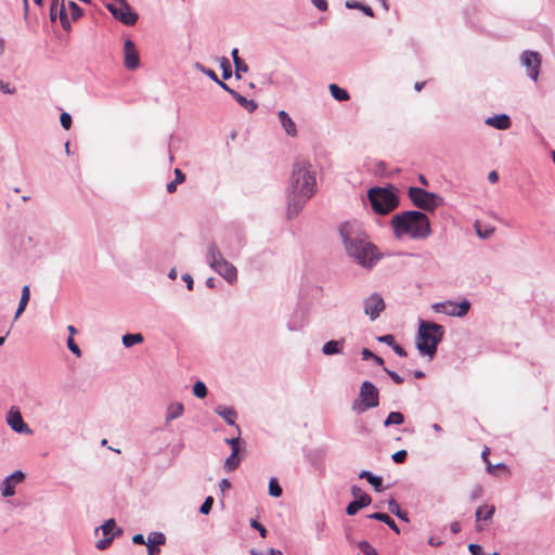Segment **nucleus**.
<instances>
[{
  "label": "nucleus",
  "instance_id": "46",
  "mask_svg": "<svg viewBox=\"0 0 555 555\" xmlns=\"http://www.w3.org/2000/svg\"><path fill=\"white\" fill-rule=\"evenodd\" d=\"M392 460L395 463H403L406 459V451L400 450L392 454Z\"/></svg>",
  "mask_w": 555,
  "mask_h": 555
},
{
  "label": "nucleus",
  "instance_id": "25",
  "mask_svg": "<svg viewBox=\"0 0 555 555\" xmlns=\"http://www.w3.org/2000/svg\"><path fill=\"white\" fill-rule=\"evenodd\" d=\"M29 298H30V289H29L28 285H25L22 288L20 304H18V307L15 312V317H14L15 320L18 319V317L25 311V309L28 305Z\"/></svg>",
  "mask_w": 555,
  "mask_h": 555
},
{
  "label": "nucleus",
  "instance_id": "11",
  "mask_svg": "<svg viewBox=\"0 0 555 555\" xmlns=\"http://www.w3.org/2000/svg\"><path fill=\"white\" fill-rule=\"evenodd\" d=\"M385 308L386 305L384 298L378 293H373L363 300L364 313L370 318L371 321L378 319Z\"/></svg>",
  "mask_w": 555,
  "mask_h": 555
},
{
  "label": "nucleus",
  "instance_id": "15",
  "mask_svg": "<svg viewBox=\"0 0 555 555\" xmlns=\"http://www.w3.org/2000/svg\"><path fill=\"white\" fill-rule=\"evenodd\" d=\"M124 64L130 69H137L140 65V57L135 44L130 39L124 43Z\"/></svg>",
  "mask_w": 555,
  "mask_h": 555
},
{
  "label": "nucleus",
  "instance_id": "59",
  "mask_svg": "<svg viewBox=\"0 0 555 555\" xmlns=\"http://www.w3.org/2000/svg\"><path fill=\"white\" fill-rule=\"evenodd\" d=\"M225 442L231 446L232 450L238 449V438H228L225 439Z\"/></svg>",
  "mask_w": 555,
  "mask_h": 555
},
{
  "label": "nucleus",
  "instance_id": "36",
  "mask_svg": "<svg viewBox=\"0 0 555 555\" xmlns=\"http://www.w3.org/2000/svg\"><path fill=\"white\" fill-rule=\"evenodd\" d=\"M269 494L273 498H280L282 495V488L275 477L269 480Z\"/></svg>",
  "mask_w": 555,
  "mask_h": 555
},
{
  "label": "nucleus",
  "instance_id": "24",
  "mask_svg": "<svg viewBox=\"0 0 555 555\" xmlns=\"http://www.w3.org/2000/svg\"><path fill=\"white\" fill-rule=\"evenodd\" d=\"M344 340H330L322 347V352L326 356L338 354L343 352Z\"/></svg>",
  "mask_w": 555,
  "mask_h": 555
},
{
  "label": "nucleus",
  "instance_id": "13",
  "mask_svg": "<svg viewBox=\"0 0 555 555\" xmlns=\"http://www.w3.org/2000/svg\"><path fill=\"white\" fill-rule=\"evenodd\" d=\"M351 494L354 500L347 505L346 513L348 515L357 514L359 509L369 506L372 502L371 496L357 486L351 487Z\"/></svg>",
  "mask_w": 555,
  "mask_h": 555
},
{
  "label": "nucleus",
  "instance_id": "35",
  "mask_svg": "<svg viewBox=\"0 0 555 555\" xmlns=\"http://www.w3.org/2000/svg\"><path fill=\"white\" fill-rule=\"evenodd\" d=\"M388 508H389L390 513H392L400 519L405 520V521L408 520L406 513L402 512L400 505L397 503L396 500L390 499L388 501Z\"/></svg>",
  "mask_w": 555,
  "mask_h": 555
},
{
  "label": "nucleus",
  "instance_id": "64",
  "mask_svg": "<svg viewBox=\"0 0 555 555\" xmlns=\"http://www.w3.org/2000/svg\"><path fill=\"white\" fill-rule=\"evenodd\" d=\"M488 179H489L490 182L494 183V182L498 181L499 176H498V173L495 171H491L489 173V176H488Z\"/></svg>",
  "mask_w": 555,
  "mask_h": 555
},
{
  "label": "nucleus",
  "instance_id": "12",
  "mask_svg": "<svg viewBox=\"0 0 555 555\" xmlns=\"http://www.w3.org/2000/svg\"><path fill=\"white\" fill-rule=\"evenodd\" d=\"M59 4H60L59 17H60L61 25L65 30H69L70 29V21L67 16V11L70 14L72 21H77L82 16V10L74 1H68V3L65 4L64 0H61Z\"/></svg>",
  "mask_w": 555,
  "mask_h": 555
},
{
  "label": "nucleus",
  "instance_id": "22",
  "mask_svg": "<svg viewBox=\"0 0 555 555\" xmlns=\"http://www.w3.org/2000/svg\"><path fill=\"white\" fill-rule=\"evenodd\" d=\"M166 542V537L164 535V533L162 532H151L147 537V542H146V545H147V548H149V555H152V552H159V550L155 548V546H159V545H163L165 544Z\"/></svg>",
  "mask_w": 555,
  "mask_h": 555
},
{
  "label": "nucleus",
  "instance_id": "50",
  "mask_svg": "<svg viewBox=\"0 0 555 555\" xmlns=\"http://www.w3.org/2000/svg\"><path fill=\"white\" fill-rule=\"evenodd\" d=\"M0 90L5 94H13L15 92V89L11 88L9 82L2 80H0Z\"/></svg>",
  "mask_w": 555,
  "mask_h": 555
},
{
  "label": "nucleus",
  "instance_id": "40",
  "mask_svg": "<svg viewBox=\"0 0 555 555\" xmlns=\"http://www.w3.org/2000/svg\"><path fill=\"white\" fill-rule=\"evenodd\" d=\"M220 66L222 68V77L223 79H228L231 77V66L230 62L227 57L220 59Z\"/></svg>",
  "mask_w": 555,
  "mask_h": 555
},
{
  "label": "nucleus",
  "instance_id": "61",
  "mask_svg": "<svg viewBox=\"0 0 555 555\" xmlns=\"http://www.w3.org/2000/svg\"><path fill=\"white\" fill-rule=\"evenodd\" d=\"M221 491H225L231 488V482L228 479H222L219 483Z\"/></svg>",
  "mask_w": 555,
  "mask_h": 555
},
{
  "label": "nucleus",
  "instance_id": "39",
  "mask_svg": "<svg viewBox=\"0 0 555 555\" xmlns=\"http://www.w3.org/2000/svg\"><path fill=\"white\" fill-rule=\"evenodd\" d=\"M359 548L364 555H375L377 553L376 548L373 547L369 542L361 541L358 544Z\"/></svg>",
  "mask_w": 555,
  "mask_h": 555
},
{
  "label": "nucleus",
  "instance_id": "44",
  "mask_svg": "<svg viewBox=\"0 0 555 555\" xmlns=\"http://www.w3.org/2000/svg\"><path fill=\"white\" fill-rule=\"evenodd\" d=\"M60 121L62 127L66 130L72 127V116L68 113H62L60 116Z\"/></svg>",
  "mask_w": 555,
  "mask_h": 555
},
{
  "label": "nucleus",
  "instance_id": "51",
  "mask_svg": "<svg viewBox=\"0 0 555 555\" xmlns=\"http://www.w3.org/2000/svg\"><path fill=\"white\" fill-rule=\"evenodd\" d=\"M311 2L320 11L327 10V1L326 0H311Z\"/></svg>",
  "mask_w": 555,
  "mask_h": 555
},
{
  "label": "nucleus",
  "instance_id": "53",
  "mask_svg": "<svg viewBox=\"0 0 555 555\" xmlns=\"http://www.w3.org/2000/svg\"><path fill=\"white\" fill-rule=\"evenodd\" d=\"M59 4H54L52 1L51 8H50V18L52 22L56 20V16L59 15L60 9H57Z\"/></svg>",
  "mask_w": 555,
  "mask_h": 555
},
{
  "label": "nucleus",
  "instance_id": "45",
  "mask_svg": "<svg viewBox=\"0 0 555 555\" xmlns=\"http://www.w3.org/2000/svg\"><path fill=\"white\" fill-rule=\"evenodd\" d=\"M114 539V535L105 537L104 539H101L96 541L95 546L98 550H105L108 547Z\"/></svg>",
  "mask_w": 555,
  "mask_h": 555
},
{
  "label": "nucleus",
  "instance_id": "28",
  "mask_svg": "<svg viewBox=\"0 0 555 555\" xmlns=\"http://www.w3.org/2000/svg\"><path fill=\"white\" fill-rule=\"evenodd\" d=\"M235 101L243 106L247 112L251 113L257 108V103L254 100H248L238 92H232Z\"/></svg>",
  "mask_w": 555,
  "mask_h": 555
},
{
  "label": "nucleus",
  "instance_id": "58",
  "mask_svg": "<svg viewBox=\"0 0 555 555\" xmlns=\"http://www.w3.org/2000/svg\"><path fill=\"white\" fill-rule=\"evenodd\" d=\"M132 542L134 544H145L146 543L145 540H144V537L142 534H140V533L134 534L132 537Z\"/></svg>",
  "mask_w": 555,
  "mask_h": 555
},
{
  "label": "nucleus",
  "instance_id": "17",
  "mask_svg": "<svg viewBox=\"0 0 555 555\" xmlns=\"http://www.w3.org/2000/svg\"><path fill=\"white\" fill-rule=\"evenodd\" d=\"M214 270L218 274H220L225 281H228L230 284H234L237 281V270L228 260L219 263V266Z\"/></svg>",
  "mask_w": 555,
  "mask_h": 555
},
{
  "label": "nucleus",
  "instance_id": "26",
  "mask_svg": "<svg viewBox=\"0 0 555 555\" xmlns=\"http://www.w3.org/2000/svg\"><path fill=\"white\" fill-rule=\"evenodd\" d=\"M495 512V507L493 505H482L476 509L475 516L477 521L479 520H490Z\"/></svg>",
  "mask_w": 555,
  "mask_h": 555
},
{
  "label": "nucleus",
  "instance_id": "30",
  "mask_svg": "<svg viewBox=\"0 0 555 555\" xmlns=\"http://www.w3.org/2000/svg\"><path fill=\"white\" fill-rule=\"evenodd\" d=\"M370 518L383 521L384 524L389 526L396 533L400 532L399 528L396 525V522L393 521V519L389 515H387V514L374 513V514L370 515Z\"/></svg>",
  "mask_w": 555,
  "mask_h": 555
},
{
  "label": "nucleus",
  "instance_id": "42",
  "mask_svg": "<svg viewBox=\"0 0 555 555\" xmlns=\"http://www.w3.org/2000/svg\"><path fill=\"white\" fill-rule=\"evenodd\" d=\"M212 504H214V499L211 496H207L205 499L204 503L202 504V506L199 507V512L204 515L209 514V512L211 511Z\"/></svg>",
  "mask_w": 555,
  "mask_h": 555
},
{
  "label": "nucleus",
  "instance_id": "6",
  "mask_svg": "<svg viewBox=\"0 0 555 555\" xmlns=\"http://www.w3.org/2000/svg\"><path fill=\"white\" fill-rule=\"evenodd\" d=\"M379 404V392L377 387L365 380L360 386L357 399L352 402L351 409L357 414H362Z\"/></svg>",
  "mask_w": 555,
  "mask_h": 555
},
{
  "label": "nucleus",
  "instance_id": "3",
  "mask_svg": "<svg viewBox=\"0 0 555 555\" xmlns=\"http://www.w3.org/2000/svg\"><path fill=\"white\" fill-rule=\"evenodd\" d=\"M393 236L398 240L424 241L431 235L429 218L420 210H406L392 216L390 220Z\"/></svg>",
  "mask_w": 555,
  "mask_h": 555
},
{
  "label": "nucleus",
  "instance_id": "33",
  "mask_svg": "<svg viewBox=\"0 0 555 555\" xmlns=\"http://www.w3.org/2000/svg\"><path fill=\"white\" fill-rule=\"evenodd\" d=\"M143 340V335L140 333L126 334L122 336V344L126 348H130L137 344H141Z\"/></svg>",
  "mask_w": 555,
  "mask_h": 555
},
{
  "label": "nucleus",
  "instance_id": "4",
  "mask_svg": "<svg viewBox=\"0 0 555 555\" xmlns=\"http://www.w3.org/2000/svg\"><path fill=\"white\" fill-rule=\"evenodd\" d=\"M444 328L442 325L421 321L418 325L417 336L415 339L416 348L422 356L433 359L437 352V347L442 340Z\"/></svg>",
  "mask_w": 555,
  "mask_h": 555
},
{
  "label": "nucleus",
  "instance_id": "5",
  "mask_svg": "<svg viewBox=\"0 0 555 555\" xmlns=\"http://www.w3.org/2000/svg\"><path fill=\"white\" fill-rule=\"evenodd\" d=\"M372 209L377 215H387L399 206V197L393 186L372 188L367 192Z\"/></svg>",
  "mask_w": 555,
  "mask_h": 555
},
{
  "label": "nucleus",
  "instance_id": "52",
  "mask_svg": "<svg viewBox=\"0 0 555 555\" xmlns=\"http://www.w3.org/2000/svg\"><path fill=\"white\" fill-rule=\"evenodd\" d=\"M385 371L387 372V374L391 377V379L396 384H402L403 383V378L399 374H397L396 372L389 371L388 369H385Z\"/></svg>",
  "mask_w": 555,
  "mask_h": 555
},
{
  "label": "nucleus",
  "instance_id": "23",
  "mask_svg": "<svg viewBox=\"0 0 555 555\" xmlns=\"http://www.w3.org/2000/svg\"><path fill=\"white\" fill-rule=\"evenodd\" d=\"M215 412L221 416L229 425H235L236 412L232 408L218 405L215 409Z\"/></svg>",
  "mask_w": 555,
  "mask_h": 555
},
{
  "label": "nucleus",
  "instance_id": "41",
  "mask_svg": "<svg viewBox=\"0 0 555 555\" xmlns=\"http://www.w3.org/2000/svg\"><path fill=\"white\" fill-rule=\"evenodd\" d=\"M66 345L68 347V349L77 357V358H80L81 357V350L80 348L78 347V345L74 341V338L72 336H69L67 338V341H66Z\"/></svg>",
  "mask_w": 555,
  "mask_h": 555
},
{
  "label": "nucleus",
  "instance_id": "1",
  "mask_svg": "<svg viewBox=\"0 0 555 555\" xmlns=\"http://www.w3.org/2000/svg\"><path fill=\"white\" fill-rule=\"evenodd\" d=\"M315 191L317 178L311 163L307 159H297L293 165L287 186V218L298 216Z\"/></svg>",
  "mask_w": 555,
  "mask_h": 555
},
{
  "label": "nucleus",
  "instance_id": "2",
  "mask_svg": "<svg viewBox=\"0 0 555 555\" xmlns=\"http://www.w3.org/2000/svg\"><path fill=\"white\" fill-rule=\"evenodd\" d=\"M339 233L348 256L359 266L372 269L380 259L376 246L360 235L357 223L345 222L339 227Z\"/></svg>",
  "mask_w": 555,
  "mask_h": 555
},
{
  "label": "nucleus",
  "instance_id": "31",
  "mask_svg": "<svg viewBox=\"0 0 555 555\" xmlns=\"http://www.w3.org/2000/svg\"><path fill=\"white\" fill-rule=\"evenodd\" d=\"M328 88H330V92H331L332 96L335 100H337L339 102L349 100L348 92L345 89L340 88L339 86H337L335 83H331Z\"/></svg>",
  "mask_w": 555,
  "mask_h": 555
},
{
  "label": "nucleus",
  "instance_id": "14",
  "mask_svg": "<svg viewBox=\"0 0 555 555\" xmlns=\"http://www.w3.org/2000/svg\"><path fill=\"white\" fill-rule=\"evenodd\" d=\"M7 423L15 433L27 435L33 434V430L24 422L22 414L16 406L10 408L7 414Z\"/></svg>",
  "mask_w": 555,
  "mask_h": 555
},
{
  "label": "nucleus",
  "instance_id": "37",
  "mask_svg": "<svg viewBox=\"0 0 555 555\" xmlns=\"http://www.w3.org/2000/svg\"><path fill=\"white\" fill-rule=\"evenodd\" d=\"M193 393L195 397L199 398V399H203L207 396V387L206 385L201 382V380H197L194 385H193Z\"/></svg>",
  "mask_w": 555,
  "mask_h": 555
},
{
  "label": "nucleus",
  "instance_id": "63",
  "mask_svg": "<svg viewBox=\"0 0 555 555\" xmlns=\"http://www.w3.org/2000/svg\"><path fill=\"white\" fill-rule=\"evenodd\" d=\"M177 184H179V183H178V182H176L175 180H173V181H171V182H169V183L167 184V191H168V193H173V192L176 191V189H177Z\"/></svg>",
  "mask_w": 555,
  "mask_h": 555
},
{
  "label": "nucleus",
  "instance_id": "56",
  "mask_svg": "<svg viewBox=\"0 0 555 555\" xmlns=\"http://www.w3.org/2000/svg\"><path fill=\"white\" fill-rule=\"evenodd\" d=\"M462 529V526L459 521H453L451 525H450V530L452 533H459Z\"/></svg>",
  "mask_w": 555,
  "mask_h": 555
},
{
  "label": "nucleus",
  "instance_id": "43",
  "mask_svg": "<svg viewBox=\"0 0 555 555\" xmlns=\"http://www.w3.org/2000/svg\"><path fill=\"white\" fill-rule=\"evenodd\" d=\"M196 68L199 69L203 74H205L207 77H209L215 82L218 81L219 78H218V76L216 75V73L212 69L205 68L201 64H196Z\"/></svg>",
  "mask_w": 555,
  "mask_h": 555
},
{
  "label": "nucleus",
  "instance_id": "16",
  "mask_svg": "<svg viewBox=\"0 0 555 555\" xmlns=\"http://www.w3.org/2000/svg\"><path fill=\"white\" fill-rule=\"evenodd\" d=\"M24 480V474L21 470H16L11 475L7 476L1 482V494L5 498L12 496L15 493V486Z\"/></svg>",
  "mask_w": 555,
  "mask_h": 555
},
{
  "label": "nucleus",
  "instance_id": "8",
  "mask_svg": "<svg viewBox=\"0 0 555 555\" xmlns=\"http://www.w3.org/2000/svg\"><path fill=\"white\" fill-rule=\"evenodd\" d=\"M105 7L116 20L127 26H132L138 21V14L132 11L131 7L126 2V0H120L119 2H111Z\"/></svg>",
  "mask_w": 555,
  "mask_h": 555
},
{
  "label": "nucleus",
  "instance_id": "19",
  "mask_svg": "<svg viewBox=\"0 0 555 555\" xmlns=\"http://www.w3.org/2000/svg\"><path fill=\"white\" fill-rule=\"evenodd\" d=\"M221 251L215 244H209L207 247V262L211 269H216L219 263L224 262Z\"/></svg>",
  "mask_w": 555,
  "mask_h": 555
},
{
  "label": "nucleus",
  "instance_id": "9",
  "mask_svg": "<svg viewBox=\"0 0 555 555\" xmlns=\"http://www.w3.org/2000/svg\"><path fill=\"white\" fill-rule=\"evenodd\" d=\"M470 308V302L466 299L461 302H455L452 300H446L442 302H436L431 306V309L436 313H443L449 317H465Z\"/></svg>",
  "mask_w": 555,
  "mask_h": 555
},
{
  "label": "nucleus",
  "instance_id": "60",
  "mask_svg": "<svg viewBox=\"0 0 555 555\" xmlns=\"http://www.w3.org/2000/svg\"><path fill=\"white\" fill-rule=\"evenodd\" d=\"M218 86H220L223 90H225L227 92H229L231 95H232V92H236L235 90L231 89L227 83H224L223 81H221L220 79H218V81L216 82Z\"/></svg>",
  "mask_w": 555,
  "mask_h": 555
},
{
  "label": "nucleus",
  "instance_id": "10",
  "mask_svg": "<svg viewBox=\"0 0 555 555\" xmlns=\"http://www.w3.org/2000/svg\"><path fill=\"white\" fill-rule=\"evenodd\" d=\"M520 64L526 68L527 76L534 82L538 81L542 57L539 52L526 50L521 53Z\"/></svg>",
  "mask_w": 555,
  "mask_h": 555
},
{
  "label": "nucleus",
  "instance_id": "62",
  "mask_svg": "<svg viewBox=\"0 0 555 555\" xmlns=\"http://www.w3.org/2000/svg\"><path fill=\"white\" fill-rule=\"evenodd\" d=\"M374 356L375 354L372 351H370L369 349H363L362 350V358H363V360L373 359Z\"/></svg>",
  "mask_w": 555,
  "mask_h": 555
},
{
  "label": "nucleus",
  "instance_id": "21",
  "mask_svg": "<svg viewBox=\"0 0 555 555\" xmlns=\"http://www.w3.org/2000/svg\"><path fill=\"white\" fill-rule=\"evenodd\" d=\"M278 117L280 119V122L282 127L284 128L285 132L289 137H296L297 135V127L294 120L291 118V116L285 111H280L278 113Z\"/></svg>",
  "mask_w": 555,
  "mask_h": 555
},
{
  "label": "nucleus",
  "instance_id": "54",
  "mask_svg": "<svg viewBox=\"0 0 555 555\" xmlns=\"http://www.w3.org/2000/svg\"><path fill=\"white\" fill-rule=\"evenodd\" d=\"M184 180H185L184 173L179 168H176L175 169V181L180 184V183L184 182Z\"/></svg>",
  "mask_w": 555,
  "mask_h": 555
},
{
  "label": "nucleus",
  "instance_id": "18",
  "mask_svg": "<svg viewBox=\"0 0 555 555\" xmlns=\"http://www.w3.org/2000/svg\"><path fill=\"white\" fill-rule=\"evenodd\" d=\"M485 122L499 130H506L511 127V119L506 114L488 117Z\"/></svg>",
  "mask_w": 555,
  "mask_h": 555
},
{
  "label": "nucleus",
  "instance_id": "55",
  "mask_svg": "<svg viewBox=\"0 0 555 555\" xmlns=\"http://www.w3.org/2000/svg\"><path fill=\"white\" fill-rule=\"evenodd\" d=\"M182 280L186 283V287L189 291L193 289V279L189 273L182 275Z\"/></svg>",
  "mask_w": 555,
  "mask_h": 555
},
{
  "label": "nucleus",
  "instance_id": "48",
  "mask_svg": "<svg viewBox=\"0 0 555 555\" xmlns=\"http://www.w3.org/2000/svg\"><path fill=\"white\" fill-rule=\"evenodd\" d=\"M250 526H251L254 529L258 530V531H259V533H260V535H261L262 538H266V535H267V529H266V528H264L260 522H258L257 520L253 519V520L250 521Z\"/></svg>",
  "mask_w": 555,
  "mask_h": 555
},
{
  "label": "nucleus",
  "instance_id": "49",
  "mask_svg": "<svg viewBox=\"0 0 555 555\" xmlns=\"http://www.w3.org/2000/svg\"><path fill=\"white\" fill-rule=\"evenodd\" d=\"M468 551L472 555H483V550L479 544L470 543L468 545Z\"/></svg>",
  "mask_w": 555,
  "mask_h": 555
},
{
  "label": "nucleus",
  "instance_id": "47",
  "mask_svg": "<svg viewBox=\"0 0 555 555\" xmlns=\"http://www.w3.org/2000/svg\"><path fill=\"white\" fill-rule=\"evenodd\" d=\"M378 341L380 343H385L387 344L388 346H390L391 348L393 347V345L396 344V339H395V336L391 335V334H387V335H384V336H379L378 338Z\"/></svg>",
  "mask_w": 555,
  "mask_h": 555
},
{
  "label": "nucleus",
  "instance_id": "7",
  "mask_svg": "<svg viewBox=\"0 0 555 555\" xmlns=\"http://www.w3.org/2000/svg\"><path fill=\"white\" fill-rule=\"evenodd\" d=\"M408 195L415 207L425 211H434L443 204L441 196L417 186H410Z\"/></svg>",
  "mask_w": 555,
  "mask_h": 555
},
{
  "label": "nucleus",
  "instance_id": "34",
  "mask_svg": "<svg viewBox=\"0 0 555 555\" xmlns=\"http://www.w3.org/2000/svg\"><path fill=\"white\" fill-rule=\"evenodd\" d=\"M404 422V416L400 412H390L386 420L384 421V425L386 427L390 425H400Z\"/></svg>",
  "mask_w": 555,
  "mask_h": 555
},
{
  "label": "nucleus",
  "instance_id": "32",
  "mask_svg": "<svg viewBox=\"0 0 555 555\" xmlns=\"http://www.w3.org/2000/svg\"><path fill=\"white\" fill-rule=\"evenodd\" d=\"M232 57L235 66V74L240 78L241 73H246L248 70V66L238 57V50L233 49L232 50Z\"/></svg>",
  "mask_w": 555,
  "mask_h": 555
},
{
  "label": "nucleus",
  "instance_id": "20",
  "mask_svg": "<svg viewBox=\"0 0 555 555\" xmlns=\"http://www.w3.org/2000/svg\"><path fill=\"white\" fill-rule=\"evenodd\" d=\"M184 413V405L181 402H171L166 408L165 421L169 424L176 418H179Z\"/></svg>",
  "mask_w": 555,
  "mask_h": 555
},
{
  "label": "nucleus",
  "instance_id": "29",
  "mask_svg": "<svg viewBox=\"0 0 555 555\" xmlns=\"http://www.w3.org/2000/svg\"><path fill=\"white\" fill-rule=\"evenodd\" d=\"M238 451L240 449L234 448L231 454L225 459L224 469H227L228 472L234 470L240 465Z\"/></svg>",
  "mask_w": 555,
  "mask_h": 555
},
{
  "label": "nucleus",
  "instance_id": "27",
  "mask_svg": "<svg viewBox=\"0 0 555 555\" xmlns=\"http://www.w3.org/2000/svg\"><path fill=\"white\" fill-rule=\"evenodd\" d=\"M359 477L366 479L377 492L382 491L383 479L379 476H375L369 470H362Z\"/></svg>",
  "mask_w": 555,
  "mask_h": 555
},
{
  "label": "nucleus",
  "instance_id": "38",
  "mask_svg": "<svg viewBox=\"0 0 555 555\" xmlns=\"http://www.w3.org/2000/svg\"><path fill=\"white\" fill-rule=\"evenodd\" d=\"M116 522L114 519H107L100 529L102 530V533L104 537L114 535L113 531L116 529Z\"/></svg>",
  "mask_w": 555,
  "mask_h": 555
},
{
  "label": "nucleus",
  "instance_id": "57",
  "mask_svg": "<svg viewBox=\"0 0 555 555\" xmlns=\"http://www.w3.org/2000/svg\"><path fill=\"white\" fill-rule=\"evenodd\" d=\"M392 349L400 357H405L406 356L405 350L401 346H399L398 344H395Z\"/></svg>",
  "mask_w": 555,
  "mask_h": 555
}]
</instances>
